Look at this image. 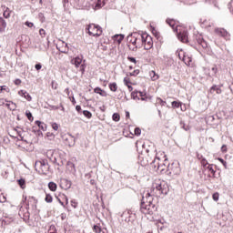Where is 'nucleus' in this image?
<instances>
[{"instance_id": "nucleus-61", "label": "nucleus", "mask_w": 233, "mask_h": 233, "mask_svg": "<svg viewBox=\"0 0 233 233\" xmlns=\"http://www.w3.org/2000/svg\"><path fill=\"white\" fill-rule=\"evenodd\" d=\"M118 3H120V5H125V3H127V0H117Z\"/></svg>"}, {"instance_id": "nucleus-55", "label": "nucleus", "mask_w": 233, "mask_h": 233, "mask_svg": "<svg viewBox=\"0 0 233 233\" xmlns=\"http://www.w3.org/2000/svg\"><path fill=\"white\" fill-rule=\"evenodd\" d=\"M221 152H227V145L221 147Z\"/></svg>"}, {"instance_id": "nucleus-41", "label": "nucleus", "mask_w": 233, "mask_h": 233, "mask_svg": "<svg viewBox=\"0 0 233 233\" xmlns=\"http://www.w3.org/2000/svg\"><path fill=\"white\" fill-rule=\"evenodd\" d=\"M51 127L53 129H55L56 131L59 130V125H57V123H52Z\"/></svg>"}, {"instance_id": "nucleus-27", "label": "nucleus", "mask_w": 233, "mask_h": 233, "mask_svg": "<svg viewBox=\"0 0 233 233\" xmlns=\"http://www.w3.org/2000/svg\"><path fill=\"white\" fill-rule=\"evenodd\" d=\"M115 39L117 41V43H121V41L125 39V35H115Z\"/></svg>"}, {"instance_id": "nucleus-23", "label": "nucleus", "mask_w": 233, "mask_h": 233, "mask_svg": "<svg viewBox=\"0 0 233 233\" xmlns=\"http://www.w3.org/2000/svg\"><path fill=\"white\" fill-rule=\"evenodd\" d=\"M35 125H37V127L39 128H41V130H46V124H45V123H43V122H41L39 120H36L35 121Z\"/></svg>"}, {"instance_id": "nucleus-37", "label": "nucleus", "mask_w": 233, "mask_h": 233, "mask_svg": "<svg viewBox=\"0 0 233 233\" xmlns=\"http://www.w3.org/2000/svg\"><path fill=\"white\" fill-rule=\"evenodd\" d=\"M212 198L214 201H218L219 200V193H214L212 196Z\"/></svg>"}, {"instance_id": "nucleus-33", "label": "nucleus", "mask_w": 233, "mask_h": 233, "mask_svg": "<svg viewBox=\"0 0 233 233\" xmlns=\"http://www.w3.org/2000/svg\"><path fill=\"white\" fill-rule=\"evenodd\" d=\"M171 105H172L173 108H179V106H181V103H179L177 101H173Z\"/></svg>"}, {"instance_id": "nucleus-6", "label": "nucleus", "mask_w": 233, "mask_h": 233, "mask_svg": "<svg viewBox=\"0 0 233 233\" xmlns=\"http://www.w3.org/2000/svg\"><path fill=\"white\" fill-rule=\"evenodd\" d=\"M92 0H72V3L77 10H83V8H88Z\"/></svg>"}, {"instance_id": "nucleus-17", "label": "nucleus", "mask_w": 233, "mask_h": 233, "mask_svg": "<svg viewBox=\"0 0 233 233\" xmlns=\"http://www.w3.org/2000/svg\"><path fill=\"white\" fill-rule=\"evenodd\" d=\"M3 10H4V17H5V19H10V15L12 14V10H10V8H8L6 6H3Z\"/></svg>"}, {"instance_id": "nucleus-34", "label": "nucleus", "mask_w": 233, "mask_h": 233, "mask_svg": "<svg viewBox=\"0 0 233 233\" xmlns=\"http://www.w3.org/2000/svg\"><path fill=\"white\" fill-rule=\"evenodd\" d=\"M157 103L161 105V106H165L167 105V102L163 101V99H161V98H157Z\"/></svg>"}, {"instance_id": "nucleus-8", "label": "nucleus", "mask_w": 233, "mask_h": 233, "mask_svg": "<svg viewBox=\"0 0 233 233\" xmlns=\"http://www.w3.org/2000/svg\"><path fill=\"white\" fill-rule=\"evenodd\" d=\"M154 46V42L152 41V36H150L148 34L144 33V43L143 47L145 50H150Z\"/></svg>"}, {"instance_id": "nucleus-16", "label": "nucleus", "mask_w": 233, "mask_h": 233, "mask_svg": "<svg viewBox=\"0 0 233 233\" xmlns=\"http://www.w3.org/2000/svg\"><path fill=\"white\" fill-rule=\"evenodd\" d=\"M66 145H68V147H74V145H76V138L69 136V137L66 138Z\"/></svg>"}, {"instance_id": "nucleus-60", "label": "nucleus", "mask_w": 233, "mask_h": 233, "mask_svg": "<svg viewBox=\"0 0 233 233\" xmlns=\"http://www.w3.org/2000/svg\"><path fill=\"white\" fill-rule=\"evenodd\" d=\"M76 112H81V106H76Z\"/></svg>"}, {"instance_id": "nucleus-44", "label": "nucleus", "mask_w": 233, "mask_h": 233, "mask_svg": "<svg viewBox=\"0 0 233 233\" xmlns=\"http://www.w3.org/2000/svg\"><path fill=\"white\" fill-rule=\"evenodd\" d=\"M25 26H28V28H34V23L26 21L25 23Z\"/></svg>"}, {"instance_id": "nucleus-62", "label": "nucleus", "mask_w": 233, "mask_h": 233, "mask_svg": "<svg viewBox=\"0 0 233 233\" xmlns=\"http://www.w3.org/2000/svg\"><path fill=\"white\" fill-rule=\"evenodd\" d=\"M58 106L61 108L62 112H65V106H63V104H60Z\"/></svg>"}, {"instance_id": "nucleus-56", "label": "nucleus", "mask_w": 233, "mask_h": 233, "mask_svg": "<svg viewBox=\"0 0 233 233\" xmlns=\"http://www.w3.org/2000/svg\"><path fill=\"white\" fill-rule=\"evenodd\" d=\"M0 87L3 88V90H5V92H10V89L6 87V86H2Z\"/></svg>"}, {"instance_id": "nucleus-7", "label": "nucleus", "mask_w": 233, "mask_h": 233, "mask_svg": "<svg viewBox=\"0 0 233 233\" xmlns=\"http://www.w3.org/2000/svg\"><path fill=\"white\" fill-rule=\"evenodd\" d=\"M71 65H75L76 68L80 67V72H85V65L83 64V56H76L71 60Z\"/></svg>"}, {"instance_id": "nucleus-10", "label": "nucleus", "mask_w": 233, "mask_h": 233, "mask_svg": "<svg viewBox=\"0 0 233 233\" xmlns=\"http://www.w3.org/2000/svg\"><path fill=\"white\" fill-rule=\"evenodd\" d=\"M177 37L182 43H188V32L182 31L178 33Z\"/></svg>"}, {"instance_id": "nucleus-29", "label": "nucleus", "mask_w": 233, "mask_h": 233, "mask_svg": "<svg viewBox=\"0 0 233 233\" xmlns=\"http://www.w3.org/2000/svg\"><path fill=\"white\" fill-rule=\"evenodd\" d=\"M83 114H84L85 117H86L87 119H90L92 117V113L88 110H84Z\"/></svg>"}, {"instance_id": "nucleus-15", "label": "nucleus", "mask_w": 233, "mask_h": 233, "mask_svg": "<svg viewBox=\"0 0 233 233\" xmlns=\"http://www.w3.org/2000/svg\"><path fill=\"white\" fill-rule=\"evenodd\" d=\"M18 95H20L21 97H25V99H26V101H32V96H30V94H28V92H26L25 90H20L18 92Z\"/></svg>"}, {"instance_id": "nucleus-43", "label": "nucleus", "mask_w": 233, "mask_h": 233, "mask_svg": "<svg viewBox=\"0 0 233 233\" xmlns=\"http://www.w3.org/2000/svg\"><path fill=\"white\" fill-rule=\"evenodd\" d=\"M127 41H129V43H131V44L134 45V35H132V34H130V35L127 36Z\"/></svg>"}, {"instance_id": "nucleus-2", "label": "nucleus", "mask_w": 233, "mask_h": 233, "mask_svg": "<svg viewBox=\"0 0 233 233\" xmlns=\"http://www.w3.org/2000/svg\"><path fill=\"white\" fill-rule=\"evenodd\" d=\"M167 159L165 158L164 162H161V158L156 157L155 159L151 162V168H154L156 172H165V167H167Z\"/></svg>"}, {"instance_id": "nucleus-47", "label": "nucleus", "mask_w": 233, "mask_h": 233, "mask_svg": "<svg viewBox=\"0 0 233 233\" xmlns=\"http://www.w3.org/2000/svg\"><path fill=\"white\" fill-rule=\"evenodd\" d=\"M15 108H17V105H15V103L11 102V106H10V110H15Z\"/></svg>"}, {"instance_id": "nucleus-32", "label": "nucleus", "mask_w": 233, "mask_h": 233, "mask_svg": "<svg viewBox=\"0 0 233 233\" xmlns=\"http://www.w3.org/2000/svg\"><path fill=\"white\" fill-rule=\"evenodd\" d=\"M167 25H169V26H171V28H174V26H176V22L172 19H167Z\"/></svg>"}, {"instance_id": "nucleus-45", "label": "nucleus", "mask_w": 233, "mask_h": 233, "mask_svg": "<svg viewBox=\"0 0 233 233\" xmlns=\"http://www.w3.org/2000/svg\"><path fill=\"white\" fill-rule=\"evenodd\" d=\"M6 202V197L5 195H0V203H5Z\"/></svg>"}, {"instance_id": "nucleus-13", "label": "nucleus", "mask_w": 233, "mask_h": 233, "mask_svg": "<svg viewBox=\"0 0 233 233\" xmlns=\"http://www.w3.org/2000/svg\"><path fill=\"white\" fill-rule=\"evenodd\" d=\"M60 187L64 188L65 190H68L70 187H72V182L66 178H63L60 182Z\"/></svg>"}, {"instance_id": "nucleus-26", "label": "nucleus", "mask_w": 233, "mask_h": 233, "mask_svg": "<svg viewBox=\"0 0 233 233\" xmlns=\"http://www.w3.org/2000/svg\"><path fill=\"white\" fill-rule=\"evenodd\" d=\"M45 201L46 203H52V201H54V198H52V195L50 194H46Z\"/></svg>"}, {"instance_id": "nucleus-64", "label": "nucleus", "mask_w": 233, "mask_h": 233, "mask_svg": "<svg viewBox=\"0 0 233 233\" xmlns=\"http://www.w3.org/2000/svg\"><path fill=\"white\" fill-rule=\"evenodd\" d=\"M11 103H12V102L9 101V103H6V104H5V106H7V108H9V110H10Z\"/></svg>"}, {"instance_id": "nucleus-1", "label": "nucleus", "mask_w": 233, "mask_h": 233, "mask_svg": "<svg viewBox=\"0 0 233 233\" xmlns=\"http://www.w3.org/2000/svg\"><path fill=\"white\" fill-rule=\"evenodd\" d=\"M168 184L167 182H160L153 184L151 191L144 192L142 195V202L140 205V211L142 214L152 215L156 212L157 208L154 205V196L161 198V196H167L169 192Z\"/></svg>"}, {"instance_id": "nucleus-9", "label": "nucleus", "mask_w": 233, "mask_h": 233, "mask_svg": "<svg viewBox=\"0 0 233 233\" xmlns=\"http://www.w3.org/2000/svg\"><path fill=\"white\" fill-rule=\"evenodd\" d=\"M56 48L62 54H68V44L65 43L64 41H60L56 45Z\"/></svg>"}, {"instance_id": "nucleus-3", "label": "nucleus", "mask_w": 233, "mask_h": 233, "mask_svg": "<svg viewBox=\"0 0 233 233\" xmlns=\"http://www.w3.org/2000/svg\"><path fill=\"white\" fill-rule=\"evenodd\" d=\"M86 30H87V34L93 35V37H99L101 34H103V29H101V26L96 24L88 25Z\"/></svg>"}, {"instance_id": "nucleus-31", "label": "nucleus", "mask_w": 233, "mask_h": 233, "mask_svg": "<svg viewBox=\"0 0 233 233\" xmlns=\"http://www.w3.org/2000/svg\"><path fill=\"white\" fill-rule=\"evenodd\" d=\"M25 116L29 121H34V116H32V113L30 111H26Z\"/></svg>"}, {"instance_id": "nucleus-14", "label": "nucleus", "mask_w": 233, "mask_h": 233, "mask_svg": "<svg viewBox=\"0 0 233 233\" xmlns=\"http://www.w3.org/2000/svg\"><path fill=\"white\" fill-rule=\"evenodd\" d=\"M169 174L173 176H179V174H181V168L179 167V166H174V164H172L171 171L169 172Z\"/></svg>"}, {"instance_id": "nucleus-25", "label": "nucleus", "mask_w": 233, "mask_h": 233, "mask_svg": "<svg viewBox=\"0 0 233 233\" xmlns=\"http://www.w3.org/2000/svg\"><path fill=\"white\" fill-rule=\"evenodd\" d=\"M111 92H117V84L116 82L109 84Z\"/></svg>"}, {"instance_id": "nucleus-38", "label": "nucleus", "mask_w": 233, "mask_h": 233, "mask_svg": "<svg viewBox=\"0 0 233 233\" xmlns=\"http://www.w3.org/2000/svg\"><path fill=\"white\" fill-rule=\"evenodd\" d=\"M202 167H207L208 165V161H207V158H202V160L200 161Z\"/></svg>"}, {"instance_id": "nucleus-39", "label": "nucleus", "mask_w": 233, "mask_h": 233, "mask_svg": "<svg viewBox=\"0 0 233 233\" xmlns=\"http://www.w3.org/2000/svg\"><path fill=\"white\" fill-rule=\"evenodd\" d=\"M181 128H184L187 131L190 130V127L188 126H186L185 123L180 122Z\"/></svg>"}, {"instance_id": "nucleus-53", "label": "nucleus", "mask_w": 233, "mask_h": 233, "mask_svg": "<svg viewBox=\"0 0 233 233\" xmlns=\"http://www.w3.org/2000/svg\"><path fill=\"white\" fill-rule=\"evenodd\" d=\"M197 158H198L199 161H202L203 159H205V157H203V155H199V154H197Z\"/></svg>"}, {"instance_id": "nucleus-46", "label": "nucleus", "mask_w": 233, "mask_h": 233, "mask_svg": "<svg viewBox=\"0 0 233 233\" xmlns=\"http://www.w3.org/2000/svg\"><path fill=\"white\" fill-rule=\"evenodd\" d=\"M94 231L96 233H101V228L99 226H94Z\"/></svg>"}, {"instance_id": "nucleus-63", "label": "nucleus", "mask_w": 233, "mask_h": 233, "mask_svg": "<svg viewBox=\"0 0 233 233\" xmlns=\"http://www.w3.org/2000/svg\"><path fill=\"white\" fill-rule=\"evenodd\" d=\"M136 74H139V72L135 70L132 73H130V76H136Z\"/></svg>"}, {"instance_id": "nucleus-59", "label": "nucleus", "mask_w": 233, "mask_h": 233, "mask_svg": "<svg viewBox=\"0 0 233 233\" xmlns=\"http://www.w3.org/2000/svg\"><path fill=\"white\" fill-rule=\"evenodd\" d=\"M15 85H21V79H15Z\"/></svg>"}, {"instance_id": "nucleus-5", "label": "nucleus", "mask_w": 233, "mask_h": 233, "mask_svg": "<svg viewBox=\"0 0 233 233\" xmlns=\"http://www.w3.org/2000/svg\"><path fill=\"white\" fill-rule=\"evenodd\" d=\"M35 168L39 174H46L48 172V163L46 160H38L35 164Z\"/></svg>"}, {"instance_id": "nucleus-19", "label": "nucleus", "mask_w": 233, "mask_h": 233, "mask_svg": "<svg viewBox=\"0 0 233 233\" xmlns=\"http://www.w3.org/2000/svg\"><path fill=\"white\" fill-rule=\"evenodd\" d=\"M210 94H214V92H217V94H221V88L218 87V86L214 85L213 86H211V88L209 89Z\"/></svg>"}, {"instance_id": "nucleus-54", "label": "nucleus", "mask_w": 233, "mask_h": 233, "mask_svg": "<svg viewBox=\"0 0 233 233\" xmlns=\"http://www.w3.org/2000/svg\"><path fill=\"white\" fill-rule=\"evenodd\" d=\"M63 199L66 201V205H68V197L66 195H62Z\"/></svg>"}, {"instance_id": "nucleus-35", "label": "nucleus", "mask_w": 233, "mask_h": 233, "mask_svg": "<svg viewBox=\"0 0 233 233\" xmlns=\"http://www.w3.org/2000/svg\"><path fill=\"white\" fill-rule=\"evenodd\" d=\"M138 94L139 93L137 91H134V92L131 93V97L133 99H139V97L137 96Z\"/></svg>"}, {"instance_id": "nucleus-57", "label": "nucleus", "mask_w": 233, "mask_h": 233, "mask_svg": "<svg viewBox=\"0 0 233 233\" xmlns=\"http://www.w3.org/2000/svg\"><path fill=\"white\" fill-rule=\"evenodd\" d=\"M57 201H58V203H60V205L62 207H65V203L63 201H61V198H57Z\"/></svg>"}, {"instance_id": "nucleus-4", "label": "nucleus", "mask_w": 233, "mask_h": 233, "mask_svg": "<svg viewBox=\"0 0 233 233\" xmlns=\"http://www.w3.org/2000/svg\"><path fill=\"white\" fill-rule=\"evenodd\" d=\"M134 37L133 46L135 48H143V43L145 41V33H132Z\"/></svg>"}, {"instance_id": "nucleus-42", "label": "nucleus", "mask_w": 233, "mask_h": 233, "mask_svg": "<svg viewBox=\"0 0 233 233\" xmlns=\"http://www.w3.org/2000/svg\"><path fill=\"white\" fill-rule=\"evenodd\" d=\"M135 136H141V128L139 127L135 128Z\"/></svg>"}, {"instance_id": "nucleus-36", "label": "nucleus", "mask_w": 233, "mask_h": 233, "mask_svg": "<svg viewBox=\"0 0 233 233\" xmlns=\"http://www.w3.org/2000/svg\"><path fill=\"white\" fill-rule=\"evenodd\" d=\"M207 168L213 174V176L216 175V170H214V167H212V165L208 166Z\"/></svg>"}, {"instance_id": "nucleus-22", "label": "nucleus", "mask_w": 233, "mask_h": 233, "mask_svg": "<svg viewBox=\"0 0 233 233\" xmlns=\"http://www.w3.org/2000/svg\"><path fill=\"white\" fill-rule=\"evenodd\" d=\"M95 93L96 94H99L100 96H102V97H106V92H105L103 89H101L100 87H96L95 88Z\"/></svg>"}, {"instance_id": "nucleus-18", "label": "nucleus", "mask_w": 233, "mask_h": 233, "mask_svg": "<svg viewBox=\"0 0 233 233\" xmlns=\"http://www.w3.org/2000/svg\"><path fill=\"white\" fill-rule=\"evenodd\" d=\"M5 28L6 21H5L4 18L0 16V32H5Z\"/></svg>"}, {"instance_id": "nucleus-49", "label": "nucleus", "mask_w": 233, "mask_h": 233, "mask_svg": "<svg viewBox=\"0 0 233 233\" xmlns=\"http://www.w3.org/2000/svg\"><path fill=\"white\" fill-rule=\"evenodd\" d=\"M5 103H8V101H6V99H5V98H0V106H5Z\"/></svg>"}, {"instance_id": "nucleus-28", "label": "nucleus", "mask_w": 233, "mask_h": 233, "mask_svg": "<svg viewBox=\"0 0 233 233\" xmlns=\"http://www.w3.org/2000/svg\"><path fill=\"white\" fill-rule=\"evenodd\" d=\"M45 108H47L49 110H59V106H52L48 104L47 106H45Z\"/></svg>"}, {"instance_id": "nucleus-11", "label": "nucleus", "mask_w": 233, "mask_h": 233, "mask_svg": "<svg viewBox=\"0 0 233 233\" xmlns=\"http://www.w3.org/2000/svg\"><path fill=\"white\" fill-rule=\"evenodd\" d=\"M121 218H126L125 221L127 223H130V221H132V218H134V214H132L131 210H127L122 213Z\"/></svg>"}, {"instance_id": "nucleus-12", "label": "nucleus", "mask_w": 233, "mask_h": 233, "mask_svg": "<svg viewBox=\"0 0 233 233\" xmlns=\"http://www.w3.org/2000/svg\"><path fill=\"white\" fill-rule=\"evenodd\" d=\"M216 34H218V35H221V37H225L226 39H230V34L223 28H217Z\"/></svg>"}, {"instance_id": "nucleus-48", "label": "nucleus", "mask_w": 233, "mask_h": 233, "mask_svg": "<svg viewBox=\"0 0 233 233\" xmlns=\"http://www.w3.org/2000/svg\"><path fill=\"white\" fill-rule=\"evenodd\" d=\"M105 0H98L96 6H98L99 8H101V6H105V3H103ZM103 3V4H101Z\"/></svg>"}, {"instance_id": "nucleus-30", "label": "nucleus", "mask_w": 233, "mask_h": 233, "mask_svg": "<svg viewBox=\"0 0 233 233\" xmlns=\"http://www.w3.org/2000/svg\"><path fill=\"white\" fill-rule=\"evenodd\" d=\"M112 119H113V121L117 122V121H119V119H121V116H119V114L114 113L113 116H112Z\"/></svg>"}, {"instance_id": "nucleus-24", "label": "nucleus", "mask_w": 233, "mask_h": 233, "mask_svg": "<svg viewBox=\"0 0 233 233\" xmlns=\"http://www.w3.org/2000/svg\"><path fill=\"white\" fill-rule=\"evenodd\" d=\"M149 76H150L152 81H157V79H159V76H157V75L156 74V71H151V72L149 73Z\"/></svg>"}, {"instance_id": "nucleus-52", "label": "nucleus", "mask_w": 233, "mask_h": 233, "mask_svg": "<svg viewBox=\"0 0 233 233\" xmlns=\"http://www.w3.org/2000/svg\"><path fill=\"white\" fill-rule=\"evenodd\" d=\"M35 70H41V68H43V66H41V64H36L35 66Z\"/></svg>"}, {"instance_id": "nucleus-21", "label": "nucleus", "mask_w": 233, "mask_h": 233, "mask_svg": "<svg viewBox=\"0 0 233 233\" xmlns=\"http://www.w3.org/2000/svg\"><path fill=\"white\" fill-rule=\"evenodd\" d=\"M48 188L49 190H51V192H56V190H57V184H56L55 182H49Z\"/></svg>"}, {"instance_id": "nucleus-51", "label": "nucleus", "mask_w": 233, "mask_h": 233, "mask_svg": "<svg viewBox=\"0 0 233 233\" xmlns=\"http://www.w3.org/2000/svg\"><path fill=\"white\" fill-rule=\"evenodd\" d=\"M127 59H128V61H130L131 63H135V64L137 63V61L136 60L135 57L128 56Z\"/></svg>"}, {"instance_id": "nucleus-20", "label": "nucleus", "mask_w": 233, "mask_h": 233, "mask_svg": "<svg viewBox=\"0 0 233 233\" xmlns=\"http://www.w3.org/2000/svg\"><path fill=\"white\" fill-rule=\"evenodd\" d=\"M198 45H201L202 48H208V44L207 43V41H205V39L199 37L198 39Z\"/></svg>"}, {"instance_id": "nucleus-40", "label": "nucleus", "mask_w": 233, "mask_h": 233, "mask_svg": "<svg viewBox=\"0 0 233 233\" xmlns=\"http://www.w3.org/2000/svg\"><path fill=\"white\" fill-rule=\"evenodd\" d=\"M71 207L77 208V201L76 199L71 200Z\"/></svg>"}, {"instance_id": "nucleus-50", "label": "nucleus", "mask_w": 233, "mask_h": 233, "mask_svg": "<svg viewBox=\"0 0 233 233\" xmlns=\"http://www.w3.org/2000/svg\"><path fill=\"white\" fill-rule=\"evenodd\" d=\"M18 185L23 188V186L25 185V179H23V178L19 179Z\"/></svg>"}, {"instance_id": "nucleus-58", "label": "nucleus", "mask_w": 233, "mask_h": 233, "mask_svg": "<svg viewBox=\"0 0 233 233\" xmlns=\"http://www.w3.org/2000/svg\"><path fill=\"white\" fill-rule=\"evenodd\" d=\"M39 34H40V35H45V34H46L45 29H40Z\"/></svg>"}]
</instances>
